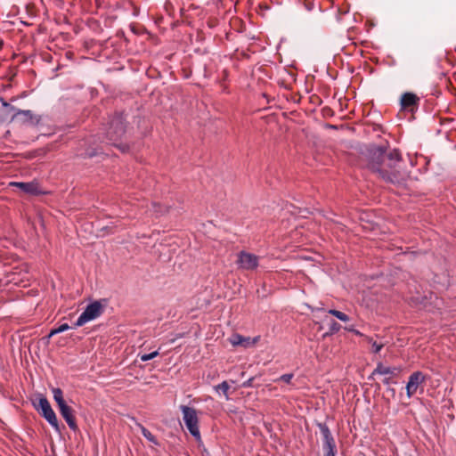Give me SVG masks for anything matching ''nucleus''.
<instances>
[{
	"label": "nucleus",
	"instance_id": "obj_1",
	"mask_svg": "<svg viewBox=\"0 0 456 456\" xmlns=\"http://www.w3.org/2000/svg\"><path fill=\"white\" fill-rule=\"evenodd\" d=\"M366 168L377 178L387 183L403 186L409 178L403 168V160L397 149H391L387 143L366 146L362 152Z\"/></svg>",
	"mask_w": 456,
	"mask_h": 456
},
{
	"label": "nucleus",
	"instance_id": "obj_2",
	"mask_svg": "<svg viewBox=\"0 0 456 456\" xmlns=\"http://www.w3.org/2000/svg\"><path fill=\"white\" fill-rule=\"evenodd\" d=\"M126 122L123 113H115L110 120L109 127L106 131V139L110 143L118 148L121 152H128L130 146L121 142L126 133Z\"/></svg>",
	"mask_w": 456,
	"mask_h": 456
},
{
	"label": "nucleus",
	"instance_id": "obj_3",
	"mask_svg": "<svg viewBox=\"0 0 456 456\" xmlns=\"http://www.w3.org/2000/svg\"><path fill=\"white\" fill-rule=\"evenodd\" d=\"M316 425L322 436L324 456H336L337 445L330 428L322 422H318Z\"/></svg>",
	"mask_w": 456,
	"mask_h": 456
},
{
	"label": "nucleus",
	"instance_id": "obj_4",
	"mask_svg": "<svg viewBox=\"0 0 456 456\" xmlns=\"http://www.w3.org/2000/svg\"><path fill=\"white\" fill-rule=\"evenodd\" d=\"M180 409L183 412V419L189 432L197 439H200V430L198 427V417L194 408L187 405H181Z\"/></svg>",
	"mask_w": 456,
	"mask_h": 456
},
{
	"label": "nucleus",
	"instance_id": "obj_5",
	"mask_svg": "<svg viewBox=\"0 0 456 456\" xmlns=\"http://www.w3.org/2000/svg\"><path fill=\"white\" fill-rule=\"evenodd\" d=\"M103 312V305L99 301L89 304L79 315L73 328L83 326L85 323L99 317Z\"/></svg>",
	"mask_w": 456,
	"mask_h": 456
},
{
	"label": "nucleus",
	"instance_id": "obj_6",
	"mask_svg": "<svg viewBox=\"0 0 456 456\" xmlns=\"http://www.w3.org/2000/svg\"><path fill=\"white\" fill-rule=\"evenodd\" d=\"M37 411L48 421V423L56 430L60 431V427L55 412L51 407V404L46 397L41 396L38 403L35 404Z\"/></svg>",
	"mask_w": 456,
	"mask_h": 456
},
{
	"label": "nucleus",
	"instance_id": "obj_7",
	"mask_svg": "<svg viewBox=\"0 0 456 456\" xmlns=\"http://www.w3.org/2000/svg\"><path fill=\"white\" fill-rule=\"evenodd\" d=\"M259 257L254 254L240 251L238 254L237 265L243 270H255L258 266Z\"/></svg>",
	"mask_w": 456,
	"mask_h": 456
},
{
	"label": "nucleus",
	"instance_id": "obj_8",
	"mask_svg": "<svg viewBox=\"0 0 456 456\" xmlns=\"http://www.w3.org/2000/svg\"><path fill=\"white\" fill-rule=\"evenodd\" d=\"M427 379V377L421 371H414L409 377L406 384V394L408 398H411L418 390L419 387L422 385Z\"/></svg>",
	"mask_w": 456,
	"mask_h": 456
},
{
	"label": "nucleus",
	"instance_id": "obj_9",
	"mask_svg": "<svg viewBox=\"0 0 456 456\" xmlns=\"http://www.w3.org/2000/svg\"><path fill=\"white\" fill-rule=\"evenodd\" d=\"M420 98L411 92L403 93L400 99V105L403 110L414 112L418 110L419 105Z\"/></svg>",
	"mask_w": 456,
	"mask_h": 456
},
{
	"label": "nucleus",
	"instance_id": "obj_10",
	"mask_svg": "<svg viewBox=\"0 0 456 456\" xmlns=\"http://www.w3.org/2000/svg\"><path fill=\"white\" fill-rule=\"evenodd\" d=\"M58 408L60 410L61 415L66 420L69 428L73 431H77L78 429V427L76 422V418L73 414V409L69 407L67 403H64L59 406Z\"/></svg>",
	"mask_w": 456,
	"mask_h": 456
},
{
	"label": "nucleus",
	"instance_id": "obj_11",
	"mask_svg": "<svg viewBox=\"0 0 456 456\" xmlns=\"http://www.w3.org/2000/svg\"><path fill=\"white\" fill-rule=\"evenodd\" d=\"M10 185L20 189L23 192L29 195H39L42 191L39 189L38 183L36 182L23 183V182H12Z\"/></svg>",
	"mask_w": 456,
	"mask_h": 456
},
{
	"label": "nucleus",
	"instance_id": "obj_12",
	"mask_svg": "<svg viewBox=\"0 0 456 456\" xmlns=\"http://www.w3.org/2000/svg\"><path fill=\"white\" fill-rule=\"evenodd\" d=\"M401 367H387L383 365L381 362L377 364V367L372 371L371 375L369 377V379H371L374 375H392L397 376L401 372Z\"/></svg>",
	"mask_w": 456,
	"mask_h": 456
},
{
	"label": "nucleus",
	"instance_id": "obj_13",
	"mask_svg": "<svg viewBox=\"0 0 456 456\" xmlns=\"http://www.w3.org/2000/svg\"><path fill=\"white\" fill-rule=\"evenodd\" d=\"M229 340L230 343L234 346H241L244 347H248V346L255 344L258 340V338H255L253 341H251V338L249 337H244L235 333L232 335Z\"/></svg>",
	"mask_w": 456,
	"mask_h": 456
},
{
	"label": "nucleus",
	"instance_id": "obj_14",
	"mask_svg": "<svg viewBox=\"0 0 456 456\" xmlns=\"http://www.w3.org/2000/svg\"><path fill=\"white\" fill-rule=\"evenodd\" d=\"M21 117V120L25 123H33V113L31 110H17L13 115V118Z\"/></svg>",
	"mask_w": 456,
	"mask_h": 456
},
{
	"label": "nucleus",
	"instance_id": "obj_15",
	"mask_svg": "<svg viewBox=\"0 0 456 456\" xmlns=\"http://www.w3.org/2000/svg\"><path fill=\"white\" fill-rule=\"evenodd\" d=\"M53 399L56 402L58 407L66 403L63 398L62 390L59 387L53 388Z\"/></svg>",
	"mask_w": 456,
	"mask_h": 456
},
{
	"label": "nucleus",
	"instance_id": "obj_16",
	"mask_svg": "<svg viewBox=\"0 0 456 456\" xmlns=\"http://www.w3.org/2000/svg\"><path fill=\"white\" fill-rule=\"evenodd\" d=\"M328 313L342 322H348L350 319L347 314L336 309H330Z\"/></svg>",
	"mask_w": 456,
	"mask_h": 456
},
{
	"label": "nucleus",
	"instance_id": "obj_17",
	"mask_svg": "<svg viewBox=\"0 0 456 456\" xmlns=\"http://www.w3.org/2000/svg\"><path fill=\"white\" fill-rule=\"evenodd\" d=\"M141 428V431H142V436L150 442L155 444H158V441L155 437V436H153L146 428H144L143 426H140Z\"/></svg>",
	"mask_w": 456,
	"mask_h": 456
},
{
	"label": "nucleus",
	"instance_id": "obj_18",
	"mask_svg": "<svg viewBox=\"0 0 456 456\" xmlns=\"http://www.w3.org/2000/svg\"><path fill=\"white\" fill-rule=\"evenodd\" d=\"M215 389L216 391H222L225 397L228 398V391L230 389V386L227 381H223L222 383L218 384L215 387Z\"/></svg>",
	"mask_w": 456,
	"mask_h": 456
},
{
	"label": "nucleus",
	"instance_id": "obj_19",
	"mask_svg": "<svg viewBox=\"0 0 456 456\" xmlns=\"http://www.w3.org/2000/svg\"><path fill=\"white\" fill-rule=\"evenodd\" d=\"M69 329H70V326H69V324H67V323H63V324L60 325L57 329L52 330L49 333V338L53 337L55 334L64 332V331L68 330Z\"/></svg>",
	"mask_w": 456,
	"mask_h": 456
},
{
	"label": "nucleus",
	"instance_id": "obj_20",
	"mask_svg": "<svg viewBox=\"0 0 456 456\" xmlns=\"http://www.w3.org/2000/svg\"><path fill=\"white\" fill-rule=\"evenodd\" d=\"M341 328V325L339 323H338L337 322L335 321H332L331 323H330V331L325 333L323 335V337H327L329 335H331V334H334V333H337Z\"/></svg>",
	"mask_w": 456,
	"mask_h": 456
},
{
	"label": "nucleus",
	"instance_id": "obj_21",
	"mask_svg": "<svg viewBox=\"0 0 456 456\" xmlns=\"http://www.w3.org/2000/svg\"><path fill=\"white\" fill-rule=\"evenodd\" d=\"M151 206L153 208V212L156 214V215H163L164 213H166L167 211V208H165V207H162L160 204L159 203H155V202H152L151 203Z\"/></svg>",
	"mask_w": 456,
	"mask_h": 456
},
{
	"label": "nucleus",
	"instance_id": "obj_22",
	"mask_svg": "<svg viewBox=\"0 0 456 456\" xmlns=\"http://www.w3.org/2000/svg\"><path fill=\"white\" fill-rule=\"evenodd\" d=\"M157 355H159V352L158 351H154V352L150 353V354H142L140 356V359L142 362H147V361H150V360L155 358Z\"/></svg>",
	"mask_w": 456,
	"mask_h": 456
},
{
	"label": "nucleus",
	"instance_id": "obj_23",
	"mask_svg": "<svg viewBox=\"0 0 456 456\" xmlns=\"http://www.w3.org/2000/svg\"><path fill=\"white\" fill-rule=\"evenodd\" d=\"M292 378H293V374L292 373H287V374L281 375L280 377V380L289 384V383H290Z\"/></svg>",
	"mask_w": 456,
	"mask_h": 456
},
{
	"label": "nucleus",
	"instance_id": "obj_24",
	"mask_svg": "<svg viewBox=\"0 0 456 456\" xmlns=\"http://www.w3.org/2000/svg\"><path fill=\"white\" fill-rule=\"evenodd\" d=\"M382 347H383L382 344H377V342L372 343V351L375 354H378L381 350Z\"/></svg>",
	"mask_w": 456,
	"mask_h": 456
},
{
	"label": "nucleus",
	"instance_id": "obj_25",
	"mask_svg": "<svg viewBox=\"0 0 456 456\" xmlns=\"http://www.w3.org/2000/svg\"><path fill=\"white\" fill-rule=\"evenodd\" d=\"M345 329L350 332H353L356 336H362V334L359 330L354 329L353 326L345 327Z\"/></svg>",
	"mask_w": 456,
	"mask_h": 456
},
{
	"label": "nucleus",
	"instance_id": "obj_26",
	"mask_svg": "<svg viewBox=\"0 0 456 456\" xmlns=\"http://www.w3.org/2000/svg\"><path fill=\"white\" fill-rule=\"evenodd\" d=\"M253 380H254V378L248 379V380L243 382L242 387H252Z\"/></svg>",
	"mask_w": 456,
	"mask_h": 456
},
{
	"label": "nucleus",
	"instance_id": "obj_27",
	"mask_svg": "<svg viewBox=\"0 0 456 456\" xmlns=\"http://www.w3.org/2000/svg\"><path fill=\"white\" fill-rule=\"evenodd\" d=\"M2 104L4 107H7V108H10L12 110H15L13 106H11L8 102H4L3 99H2Z\"/></svg>",
	"mask_w": 456,
	"mask_h": 456
},
{
	"label": "nucleus",
	"instance_id": "obj_28",
	"mask_svg": "<svg viewBox=\"0 0 456 456\" xmlns=\"http://www.w3.org/2000/svg\"><path fill=\"white\" fill-rule=\"evenodd\" d=\"M383 383H384L385 385H389V384H390V378H389V377L385 378V379H383Z\"/></svg>",
	"mask_w": 456,
	"mask_h": 456
},
{
	"label": "nucleus",
	"instance_id": "obj_29",
	"mask_svg": "<svg viewBox=\"0 0 456 456\" xmlns=\"http://www.w3.org/2000/svg\"><path fill=\"white\" fill-rule=\"evenodd\" d=\"M95 155H96V152H94V151L87 152V156L90 157V158H92V157H94Z\"/></svg>",
	"mask_w": 456,
	"mask_h": 456
}]
</instances>
